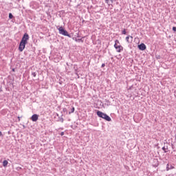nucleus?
Listing matches in <instances>:
<instances>
[{
    "label": "nucleus",
    "instance_id": "nucleus-12",
    "mask_svg": "<svg viewBox=\"0 0 176 176\" xmlns=\"http://www.w3.org/2000/svg\"><path fill=\"white\" fill-rule=\"evenodd\" d=\"M58 122H61V123H64V118H63V117L59 118Z\"/></svg>",
    "mask_w": 176,
    "mask_h": 176
},
{
    "label": "nucleus",
    "instance_id": "nucleus-4",
    "mask_svg": "<svg viewBox=\"0 0 176 176\" xmlns=\"http://www.w3.org/2000/svg\"><path fill=\"white\" fill-rule=\"evenodd\" d=\"M114 47H115L116 52H118V53H120V52H122V50H123V47H122V45H114Z\"/></svg>",
    "mask_w": 176,
    "mask_h": 176
},
{
    "label": "nucleus",
    "instance_id": "nucleus-21",
    "mask_svg": "<svg viewBox=\"0 0 176 176\" xmlns=\"http://www.w3.org/2000/svg\"><path fill=\"white\" fill-rule=\"evenodd\" d=\"M173 168H174V166H170V170H173Z\"/></svg>",
    "mask_w": 176,
    "mask_h": 176
},
{
    "label": "nucleus",
    "instance_id": "nucleus-3",
    "mask_svg": "<svg viewBox=\"0 0 176 176\" xmlns=\"http://www.w3.org/2000/svg\"><path fill=\"white\" fill-rule=\"evenodd\" d=\"M59 34H61L62 35H64L65 36H71L68 34V32L67 30H64V28L60 27L58 28Z\"/></svg>",
    "mask_w": 176,
    "mask_h": 176
},
{
    "label": "nucleus",
    "instance_id": "nucleus-22",
    "mask_svg": "<svg viewBox=\"0 0 176 176\" xmlns=\"http://www.w3.org/2000/svg\"><path fill=\"white\" fill-rule=\"evenodd\" d=\"M60 135H64V132H61Z\"/></svg>",
    "mask_w": 176,
    "mask_h": 176
},
{
    "label": "nucleus",
    "instance_id": "nucleus-2",
    "mask_svg": "<svg viewBox=\"0 0 176 176\" xmlns=\"http://www.w3.org/2000/svg\"><path fill=\"white\" fill-rule=\"evenodd\" d=\"M30 36H28V34L25 33L23 38L22 40L21 41V43H19V45H27V41L28 39H29Z\"/></svg>",
    "mask_w": 176,
    "mask_h": 176
},
{
    "label": "nucleus",
    "instance_id": "nucleus-25",
    "mask_svg": "<svg viewBox=\"0 0 176 176\" xmlns=\"http://www.w3.org/2000/svg\"><path fill=\"white\" fill-rule=\"evenodd\" d=\"M157 58H160V56L157 57Z\"/></svg>",
    "mask_w": 176,
    "mask_h": 176
},
{
    "label": "nucleus",
    "instance_id": "nucleus-24",
    "mask_svg": "<svg viewBox=\"0 0 176 176\" xmlns=\"http://www.w3.org/2000/svg\"><path fill=\"white\" fill-rule=\"evenodd\" d=\"M2 135V132L0 131V135Z\"/></svg>",
    "mask_w": 176,
    "mask_h": 176
},
{
    "label": "nucleus",
    "instance_id": "nucleus-10",
    "mask_svg": "<svg viewBox=\"0 0 176 176\" xmlns=\"http://www.w3.org/2000/svg\"><path fill=\"white\" fill-rule=\"evenodd\" d=\"M75 112V107H72L71 109V111L69 112V114L71 115V113H74Z\"/></svg>",
    "mask_w": 176,
    "mask_h": 176
},
{
    "label": "nucleus",
    "instance_id": "nucleus-1",
    "mask_svg": "<svg viewBox=\"0 0 176 176\" xmlns=\"http://www.w3.org/2000/svg\"><path fill=\"white\" fill-rule=\"evenodd\" d=\"M96 114L99 118H102V119H104V120H107V122H111V120H112V119L111 118V117H109V116L107 115V113H104L102 111H98L96 112Z\"/></svg>",
    "mask_w": 176,
    "mask_h": 176
},
{
    "label": "nucleus",
    "instance_id": "nucleus-8",
    "mask_svg": "<svg viewBox=\"0 0 176 176\" xmlns=\"http://www.w3.org/2000/svg\"><path fill=\"white\" fill-rule=\"evenodd\" d=\"M105 2L107 5H112V3H113V0H106Z\"/></svg>",
    "mask_w": 176,
    "mask_h": 176
},
{
    "label": "nucleus",
    "instance_id": "nucleus-23",
    "mask_svg": "<svg viewBox=\"0 0 176 176\" xmlns=\"http://www.w3.org/2000/svg\"><path fill=\"white\" fill-rule=\"evenodd\" d=\"M18 119H19V122H20V117H18Z\"/></svg>",
    "mask_w": 176,
    "mask_h": 176
},
{
    "label": "nucleus",
    "instance_id": "nucleus-13",
    "mask_svg": "<svg viewBox=\"0 0 176 176\" xmlns=\"http://www.w3.org/2000/svg\"><path fill=\"white\" fill-rule=\"evenodd\" d=\"M166 149H167L166 146L162 147V151H164L165 153H167V151H166Z\"/></svg>",
    "mask_w": 176,
    "mask_h": 176
},
{
    "label": "nucleus",
    "instance_id": "nucleus-6",
    "mask_svg": "<svg viewBox=\"0 0 176 176\" xmlns=\"http://www.w3.org/2000/svg\"><path fill=\"white\" fill-rule=\"evenodd\" d=\"M138 47L139 50H145L146 49V45H138Z\"/></svg>",
    "mask_w": 176,
    "mask_h": 176
},
{
    "label": "nucleus",
    "instance_id": "nucleus-17",
    "mask_svg": "<svg viewBox=\"0 0 176 176\" xmlns=\"http://www.w3.org/2000/svg\"><path fill=\"white\" fill-rule=\"evenodd\" d=\"M170 170V168L168 167V164L166 165V171H168Z\"/></svg>",
    "mask_w": 176,
    "mask_h": 176
},
{
    "label": "nucleus",
    "instance_id": "nucleus-14",
    "mask_svg": "<svg viewBox=\"0 0 176 176\" xmlns=\"http://www.w3.org/2000/svg\"><path fill=\"white\" fill-rule=\"evenodd\" d=\"M9 19H13V14H12V13L9 14Z\"/></svg>",
    "mask_w": 176,
    "mask_h": 176
},
{
    "label": "nucleus",
    "instance_id": "nucleus-18",
    "mask_svg": "<svg viewBox=\"0 0 176 176\" xmlns=\"http://www.w3.org/2000/svg\"><path fill=\"white\" fill-rule=\"evenodd\" d=\"M63 112H64V113H65V112L67 113V108H64V109H63Z\"/></svg>",
    "mask_w": 176,
    "mask_h": 176
},
{
    "label": "nucleus",
    "instance_id": "nucleus-5",
    "mask_svg": "<svg viewBox=\"0 0 176 176\" xmlns=\"http://www.w3.org/2000/svg\"><path fill=\"white\" fill-rule=\"evenodd\" d=\"M39 116L37 114H34L32 116L31 120H32V122H36Z\"/></svg>",
    "mask_w": 176,
    "mask_h": 176
},
{
    "label": "nucleus",
    "instance_id": "nucleus-15",
    "mask_svg": "<svg viewBox=\"0 0 176 176\" xmlns=\"http://www.w3.org/2000/svg\"><path fill=\"white\" fill-rule=\"evenodd\" d=\"M32 76H34V78H35V76H36V72H32Z\"/></svg>",
    "mask_w": 176,
    "mask_h": 176
},
{
    "label": "nucleus",
    "instance_id": "nucleus-20",
    "mask_svg": "<svg viewBox=\"0 0 176 176\" xmlns=\"http://www.w3.org/2000/svg\"><path fill=\"white\" fill-rule=\"evenodd\" d=\"M102 68H104V67H105V63H103V64H102Z\"/></svg>",
    "mask_w": 176,
    "mask_h": 176
},
{
    "label": "nucleus",
    "instance_id": "nucleus-19",
    "mask_svg": "<svg viewBox=\"0 0 176 176\" xmlns=\"http://www.w3.org/2000/svg\"><path fill=\"white\" fill-rule=\"evenodd\" d=\"M173 31H174V32H175V31H176V27H173Z\"/></svg>",
    "mask_w": 176,
    "mask_h": 176
},
{
    "label": "nucleus",
    "instance_id": "nucleus-26",
    "mask_svg": "<svg viewBox=\"0 0 176 176\" xmlns=\"http://www.w3.org/2000/svg\"><path fill=\"white\" fill-rule=\"evenodd\" d=\"M140 45H144V43H141Z\"/></svg>",
    "mask_w": 176,
    "mask_h": 176
},
{
    "label": "nucleus",
    "instance_id": "nucleus-16",
    "mask_svg": "<svg viewBox=\"0 0 176 176\" xmlns=\"http://www.w3.org/2000/svg\"><path fill=\"white\" fill-rule=\"evenodd\" d=\"M126 29H124L123 30H122V34H124V35H126Z\"/></svg>",
    "mask_w": 176,
    "mask_h": 176
},
{
    "label": "nucleus",
    "instance_id": "nucleus-7",
    "mask_svg": "<svg viewBox=\"0 0 176 176\" xmlns=\"http://www.w3.org/2000/svg\"><path fill=\"white\" fill-rule=\"evenodd\" d=\"M25 49V45H19V52H23Z\"/></svg>",
    "mask_w": 176,
    "mask_h": 176
},
{
    "label": "nucleus",
    "instance_id": "nucleus-11",
    "mask_svg": "<svg viewBox=\"0 0 176 176\" xmlns=\"http://www.w3.org/2000/svg\"><path fill=\"white\" fill-rule=\"evenodd\" d=\"M131 38V41H133V36H126V40L129 42V40Z\"/></svg>",
    "mask_w": 176,
    "mask_h": 176
},
{
    "label": "nucleus",
    "instance_id": "nucleus-27",
    "mask_svg": "<svg viewBox=\"0 0 176 176\" xmlns=\"http://www.w3.org/2000/svg\"><path fill=\"white\" fill-rule=\"evenodd\" d=\"M12 71H14V69H13Z\"/></svg>",
    "mask_w": 176,
    "mask_h": 176
},
{
    "label": "nucleus",
    "instance_id": "nucleus-9",
    "mask_svg": "<svg viewBox=\"0 0 176 176\" xmlns=\"http://www.w3.org/2000/svg\"><path fill=\"white\" fill-rule=\"evenodd\" d=\"M8 160H4L3 162V167H6V166H8Z\"/></svg>",
    "mask_w": 176,
    "mask_h": 176
}]
</instances>
